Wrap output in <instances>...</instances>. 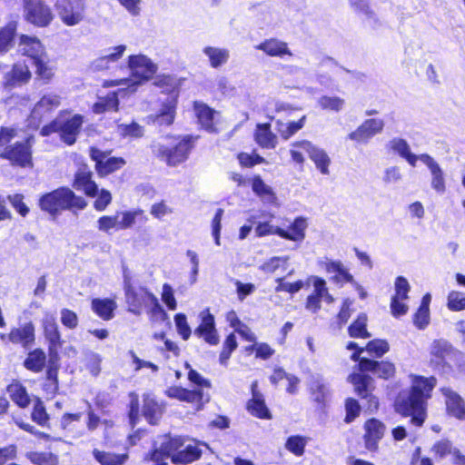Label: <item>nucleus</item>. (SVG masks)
<instances>
[{"label":"nucleus","mask_w":465,"mask_h":465,"mask_svg":"<svg viewBox=\"0 0 465 465\" xmlns=\"http://www.w3.org/2000/svg\"><path fill=\"white\" fill-rule=\"evenodd\" d=\"M361 371H370L380 378L389 379L395 372V367L389 361H378L367 358H362L360 361Z\"/></svg>","instance_id":"22"},{"label":"nucleus","mask_w":465,"mask_h":465,"mask_svg":"<svg viewBox=\"0 0 465 465\" xmlns=\"http://www.w3.org/2000/svg\"><path fill=\"white\" fill-rule=\"evenodd\" d=\"M420 160L428 167L431 174V188L442 194L446 191L445 177L440 164L428 153L420 154Z\"/></svg>","instance_id":"17"},{"label":"nucleus","mask_w":465,"mask_h":465,"mask_svg":"<svg viewBox=\"0 0 465 465\" xmlns=\"http://www.w3.org/2000/svg\"><path fill=\"white\" fill-rule=\"evenodd\" d=\"M310 391L314 401L322 405L325 404L330 395V391L322 379H313L310 383Z\"/></svg>","instance_id":"40"},{"label":"nucleus","mask_w":465,"mask_h":465,"mask_svg":"<svg viewBox=\"0 0 465 465\" xmlns=\"http://www.w3.org/2000/svg\"><path fill=\"white\" fill-rule=\"evenodd\" d=\"M174 322L178 333L184 341H187L192 333L191 328L187 323V318L183 313H177L174 316Z\"/></svg>","instance_id":"51"},{"label":"nucleus","mask_w":465,"mask_h":465,"mask_svg":"<svg viewBox=\"0 0 465 465\" xmlns=\"http://www.w3.org/2000/svg\"><path fill=\"white\" fill-rule=\"evenodd\" d=\"M252 187V191L260 197L268 196L269 198H273V193L271 187L265 184L260 176L253 178Z\"/></svg>","instance_id":"56"},{"label":"nucleus","mask_w":465,"mask_h":465,"mask_svg":"<svg viewBox=\"0 0 465 465\" xmlns=\"http://www.w3.org/2000/svg\"><path fill=\"white\" fill-rule=\"evenodd\" d=\"M307 228L306 220L302 217H297L290 226V232L280 227H274L269 223H258L255 227L257 237H263L270 234H277L280 237L293 242H302L305 238V229Z\"/></svg>","instance_id":"5"},{"label":"nucleus","mask_w":465,"mask_h":465,"mask_svg":"<svg viewBox=\"0 0 465 465\" xmlns=\"http://www.w3.org/2000/svg\"><path fill=\"white\" fill-rule=\"evenodd\" d=\"M367 315L361 313L357 319L349 326V335L352 338H370L371 334L367 331Z\"/></svg>","instance_id":"45"},{"label":"nucleus","mask_w":465,"mask_h":465,"mask_svg":"<svg viewBox=\"0 0 465 465\" xmlns=\"http://www.w3.org/2000/svg\"><path fill=\"white\" fill-rule=\"evenodd\" d=\"M31 78V72L25 64H15L10 72L4 77V86L8 89L26 84Z\"/></svg>","instance_id":"20"},{"label":"nucleus","mask_w":465,"mask_h":465,"mask_svg":"<svg viewBox=\"0 0 465 465\" xmlns=\"http://www.w3.org/2000/svg\"><path fill=\"white\" fill-rule=\"evenodd\" d=\"M35 331L34 324L27 322L22 327L13 328L8 334V340L14 344H21L24 349L27 350L35 343Z\"/></svg>","instance_id":"19"},{"label":"nucleus","mask_w":465,"mask_h":465,"mask_svg":"<svg viewBox=\"0 0 465 465\" xmlns=\"http://www.w3.org/2000/svg\"><path fill=\"white\" fill-rule=\"evenodd\" d=\"M44 333L49 342L50 361L58 358V349L62 346L61 333L55 317L53 314H46L43 320Z\"/></svg>","instance_id":"11"},{"label":"nucleus","mask_w":465,"mask_h":465,"mask_svg":"<svg viewBox=\"0 0 465 465\" xmlns=\"http://www.w3.org/2000/svg\"><path fill=\"white\" fill-rule=\"evenodd\" d=\"M119 106V100L116 92L108 94L105 97L94 104V112L95 114H103L104 112H116Z\"/></svg>","instance_id":"43"},{"label":"nucleus","mask_w":465,"mask_h":465,"mask_svg":"<svg viewBox=\"0 0 465 465\" xmlns=\"http://www.w3.org/2000/svg\"><path fill=\"white\" fill-rule=\"evenodd\" d=\"M6 391L9 393L12 401L20 408H26L29 405L30 398L25 387H24L21 383H11L7 386Z\"/></svg>","instance_id":"37"},{"label":"nucleus","mask_w":465,"mask_h":465,"mask_svg":"<svg viewBox=\"0 0 465 465\" xmlns=\"http://www.w3.org/2000/svg\"><path fill=\"white\" fill-rule=\"evenodd\" d=\"M48 419L49 417L46 413L44 403L40 400H37L32 412V420L39 425L44 426L47 422Z\"/></svg>","instance_id":"55"},{"label":"nucleus","mask_w":465,"mask_h":465,"mask_svg":"<svg viewBox=\"0 0 465 465\" xmlns=\"http://www.w3.org/2000/svg\"><path fill=\"white\" fill-rule=\"evenodd\" d=\"M384 121L378 118H370L365 120L356 130L348 134L351 141L367 143L372 137L382 132Z\"/></svg>","instance_id":"10"},{"label":"nucleus","mask_w":465,"mask_h":465,"mask_svg":"<svg viewBox=\"0 0 465 465\" xmlns=\"http://www.w3.org/2000/svg\"><path fill=\"white\" fill-rule=\"evenodd\" d=\"M122 7H124L126 12L131 16H139L142 12V0H117Z\"/></svg>","instance_id":"58"},{"label":"nucleus","mask_w":465,"mask_h":465,"mask_svg":"<svg viewBox=\"0 0 465 465\" xmlns=\"http://www.w3.org/2000/svg\"><path fill=\"white\" fill-rule=\"evenodd\" d=\"M19 51L28 56L32 63H35L45 55L44 47L40 41L35 37L22 35L19 43Z\"/></svg>","instance_id":"26"},{"label":"nucleus","mask_w":465,"mask_h":465,"mask_svg":"<svg viewBox=\"0 0 465 465\" xmlns=\"http://www.w3.org/2000/svg\"><path fill=\"white\" fill-rule=\"evenodd\" d=\"M352 6L365 15V23L368 26L377 29L381 25L375 14L370 10L366 0H350Z\"/></svg>","instance_id":"41"},{"label":"nucleus","mask_w":465,"mask_h":465,"mask_svg":"<svg viewBox=\"0 0 465 465\" xmlns=\"http://www.w3.org/2000/svg\"><path fill=\"white\" fill-rule=\"evenodd\" d=\"M388 146L413 167L416 166L417 160H420V155L411 152V147L405 139L395 137L389 142Z\"/></svg>","instance_id":"30"},{"label":"nucleus","mask_w":465,"mask_h":465,"mask_svg":"<svg viewBox=\"0 0 465 465\" xmlns=\"http://www.w3.org/2000/svg\"><path fill=\"white\" fill-rule=\"evenodd\" d=\"M442 394L446 398V407L448 412L455 418L465 420V402L463 399L450 388L444 387L441 389Z\"/></svg>","instance_id":"24"},{"label":"nucleus","mask_w":465,"mask_h":465,"mask_svg":"<svg viewBox=\"0 0 465 465\" xmlns=\"http://www.w3.org/2000/svg\"><path fill=\"white\" fill-rule=\"evenodd\" d=\"M455 358L460 361L459 368L460 371H465L464 354L455 350L446 340H434L430 347V365L444 373L451 371V366L447 362V359Z\"/></svg>","instance_id":"3"},{"label":"nucleus","mask_w":465,"mask_h":465,"mask_svg":"<svg viewBox=\"0 0 465 465\" xmlns=\"http://www.w3.org/2000/svg\"><path fill=\"white\" fill-rule=\"evenodd\" d=\"M322 110L335 113L341 112L345 105V100L339 96L322 95L317 101Z\"/></svg>","instance_id":"46"},{"label":"nucleus","mask_w":465,"mask_h":465,"mask_svg":"<svg viewBox=\"0 0 465 465\" xmlns=\"http://www.w3.org/2000/svg\"><path fill=\"white\" fill-rule=\"evenodd\" d=\"M182 401L195 403L197 404V410H200L203 405V393L201 390L190 391L185 389Z\"/></svg>","instance_id":"60"},{"label":"nucleus","mask_w":465,"mask_h":465,"mask_svg":"<svg viewBox=\"0 0 465 465\" xmlns=\"http://www.w3.org/2000/svg\"><path fill=\"white\" fill-rule=\"evenodd\" d=\"M117 305L114 300L95 298L92 301L93 311L103 320L108 321L114 317Z\"/></svg>","instance_id":"36"},{"label":"nucleus","mask_w":465,"mask_h":465,"mask_svg":"<svg viewBox=\"0 0 465 465\" xmlns=\"http://www.w3.org/2000/svg\"><path fill=\"white\" fill-rule=\"evenodd\" d=\"M366 351L376 357H381L389 351V343L384 340H372L367 343Z\"/></svg>","instance_id":"52"},{"label":"nucleus","mask_w":465,"mask_h":465,"mask_svg":"<svg viewBox=\"0 0 465 465\" xmlns=\"http://www.w3.org/2000/svg\"><path fill=\"white\" fill-rule=\"evenodd\" d=\"M36 68V74L43 79L49 80L53 76L52 68L47 65L46 54L42 59L33 63Z\"/></svg>","instance_id":"61"},{"label":"nucleus","mask_w":465,"mask_h":465,"mask_svg":"<svg viewBox=\"0 0 465 465\" xmlns=\"http://www.w3.org/2000/svg\"><path fill=\"white\" fill-rule=\"evenodd\" d=\"M306 116L303 115L297 122H290L288 124H284L281 121L276 122V130L280 134L282 139L288 140L293 134H295L298 131H300L305 124Z\"/></svg>","instance_id":"42"},{"label":"nucleus","mask_w":465,"mask_h":465,"mask_svg":"<svg viewBox=\"0 0 465 465\" xmlns=\"http://www.w3.org/2000/svg\"><path fill=\"white\" fill-rule=\"evenodd\" d=\"M365 429V445L369 450H375L378 442L382 439L386 427L379 420L372 418L368 420L364 424Z\"/></svg>","instance_id":"21"},{"label":"nucleus","mask_w":465,"mask_h":465,"mask_svg":"<svg viewBox=\"0 0 465 465\" xmlns=\"http://www.w3.org/2000/svg\"><path fill=\"white\" fill-rule=\"evenodd\" d=\"M175 115V103L173 101H168L162 105L159 113L151 115L150 119L153 124L157 126H169L173 123Z\"/></svg>","instance_id":"32"},{"label":"nucleus","mask_w":465,"mask_h":465,"mask_svg":"<svg viewBox=\"0 0 465 465\" xmlns=\"http://www.w3.org/2000/svg\"><path fill=\"white\" fill-rule=\"evenodd\" d=\"M117 131L124 137L140 138L143 135V127L135 122L121 124L117 126Z\"/></svg>","instance_id":"49"},{"label":"nucleus","mask_w":465,"mask_h":465,"mask_svg":"<svg viewBox=\"0 0 465 465\" xmlns=\"http://www.w3.org/2000/svg\"><path fill=\"white\" fill-rule=\"evenodd\" d=\"M33 137L23 142H16L12 145L0 149V158L8 160L13 166L22 168L33 167L32 145Z\"/></svg>","instance_id":"6"},{"label":"nucleus","mask_w":465,"mask_h":465,"mask_svg":"<svg viewBox=\"0 0 465 465\" xmlns=\"http://www.w3.org/2000/svg\"><path fill=\"white\" fill-rule=\"evenodd\" d=\"M84 123L83 116L74 114L67 120L60 119V139L67 145H73L77 140Z\"/></svg>","instance_id":"13"},{"label":"nucleus","mask_w":465,"mask_h":465,"mask_svg":"<svg viewBox=\"0 0 465 465\" xmlns=\"http://www.w3.org/2000/svg\"><path fill=\"white\" fill-rule=\"evenodd\" d=\"M254 136L257 143L262 148L274 149L277 145V137L271 131L270 124H258Z\"/></svg>","instance_id":"31"},{"label":"nucleus","mask_w":465,"mask_h":465,"mask_svg":"<svg viewBox=\"0 0 465 465\" xmlns=\"http://www.w3.org/2000/svg\"><path fill=\"white\" fill-rule=\"evenodd\" d=\"M202 455V450L193 445H188L184 450L177 451L172 456V461L179 464H189L198 460Z\"/></svg>","instance_id":"39"},{"label":"nucleus","mask_w":465,"mask_h":465,"mask_svg":"<svg viewBox=\"0 0 465 465\" xmlns=\"http://www.w3.org/2000/svg\"><path fill=\"white\" fill-rule=\"evenodd\" d=\"M46 364V355L42 349L30 351L24 361V367L33 372H41Z\"/></svg>","instance_id":"35"},{"label":"nucleus","mask_w":465,"mask_h":465,"mask_svg":"<svg viewBox=\"0 0 465 465\" xmlns=\"http://www.w3.org/2000/svg\"><path fill=\"white\" fill-rule=\"evenodd\" d=\"M86 0H57L55 3L58 15L64 24L76 25L84 19Z\"/></svg>","instance_id":"8"},{"label":"nucleus","mask_w":465,"mask_h":465,"mask_svg":"<svg viewBox=\"0 0 465 465\" xmlns=\"http://www.w3.org/2000/svg\"><path fill=\"white\" fill-rule=\"evenodd\" d=\"M349 381L353 384L356 393L362 399H369L370 407H378V400L371 395L372 378L362 373H352Z\"/></svg>","instance_id":"16"},{"label":"nucleus","mask_w":465,"mask_h":465,"mask_svg":"<svg viewBox=\"0 0 465 465\" xmlns=\"http://www.w3.org/2000/svg\"><path fill=\"white\" fill-rule=\"evenodd\" d=\"M110 50H112L110 53L94 59L91 63L90 68L92 71L97 72L108 69L111 63L117 62L123 56L126 50V45H120L111 48Z\"/></svg>","instance_id":"27"},{"label":"nucleus","mask_w":465,"mask_h":465,"mask_svg":"<svg viewBox=\"0 0 465 465\" xmlns=\"http://www.w3.org/2000/svg\"><path fill=\"white\" fill-rule=\"evenodd\" d=\"M163 407L153 398L149 395L144 397L143 414L150 424H157L163 415Z\"/></svg>","instance_id":"34"},{"label":"nucleus","mask_w":465,"mask_h":465,"mask_svg":"<svg viewBox=\"0 0 465 465\" xmlns=\"http://www.w3.org/2000/svg\"><path fill=\"white\" fill-rule=\"evenodd\" d=\"M201 324L194 330V334L203 337L211 345L219 343V337L215 329L214 317L205 310L200 313Z\"/></svg>","instance_id":"14"},{"label":"nucleus","mask_w":465,"mask_h":465,"mask_svg":"<svg viewBox=\"0 0 465 465\" xmlns=\"http://www.w3.org/2000/svg\"><path fill=\"white\" fill-rule=\"evenodd\" d=\"M320 265L327 273L333 274L331 277V281L334 283H354L353 276L349 272L348 269L341 261H333L326 258L324 261L320 262Z\"/></svg>","instance_id":"18"},{"label":"nucleus","mask_w":465,"mask_h":465,"mask_svg":"<svg viewBox=\"0 0 465 465\" xmlns=\"http://www.w3.org/2000/svg\"><path fill=\"white\" fill-rule=\"evenodd\" d=\"M128 66L138 84L151 79L157 71V65L143 54L130 55Z\"/></svg>","instance_id":"9"},{"label":"nucleus","mask_w":465,"mask_h":465,"mask_svg":"<svg viewBox=\"0 0 465 465\" xmlns=\"http://www.w3.org/2000/svg\"><path fill=\"white\" fill-rule=\"evenodd\" d=\"M345 410L346 417L344 420L346 423H351L356 417L360 415L361 406L356 400L349 398L345 402Z\"/></svg>","instance_id":"53"},{"label":"nucleus","mask_w":465,"mask_h":465,"mask_svg":"<svg viewBox=\"0 0 465 465\" xmlns=\"http://www.w3.org/2000/svg\"><path fill=\"white\" fill-rule=\"evenodd\" d=\"M8 200L12 206L15 209V211L21 214L23 217L26 216L29 213V208L24 203V195L22 194H14L9 195Z\"/></svg>","instance_id":"59"},{"label":"nucleus","mask_w":465,"mask_h":465,"mask_svg":"<svg viewBox=\"0 0 465 465\" xmlns=\"http://www.w3.org/2000/svg\"><path fill=\"white\" fill-rule=\"evenodd\" d=\"M61 322L68 329H75L78 325V317L76 313L69 309L61 311Z\"/></svg>","instance_id":"62"},{"label":"nucleus","mask_w":465,"mask_h":465,"mask_svg":"<svg viewBox=\"0 0 465 465\" xmlns=\"http://www.w3.org/2000/svg\"><path fill=\"white\" fill-rule=\"evenodd\" d=\"M292 146L305 150L320 172L322 174H329L331 159L324 150L314 146L311 142L305 140L295 142L292 143Z\"/></svg>","instance_id":"12"},{"label":"nucleus","mask_w":465,"mask_h":465,"mask_svg":"<svg viewBox=\"0 0 465 465\" xmlns=\"http://www.w3.org/2000/svg\"><path fill=\"white\" fill-rule=\"evenodd\" d=\"M306 440L302 436H291L287 439L285 448L296 456H302L304 453Z\"/></svg>","instance_id":"50"},{"label":"nucleus","mask_w":465,"mask_h":465,"mask_svg":"<svg viewBox=\"0 0 465 465\" xmlns=\"http://www.w3.org/2000/svg\"><path fill=\"white\" fill-rule=\"evenodd\" d=\"M430 322V310L419 308L414 315L413 322L414 325L423 330L427 327Z\"/></svg>","instance_id":"64"},{"label":"nucleus","mask_w":465,"mask_h":465,"mask_svg":"<svg viewBox=\"0 0 465 465\" xmlns=\"http://www.w3.org/2000/svg\"><path fill=\"white\" fill-rule=\"evenodd\" d=\"M453 450L451 442L447 440L436 442L432 448V450L440 459L444 458L447 454H452Z\"/></svg>","instance_id":"63"},{"label":"nucleus","mask_w":465,"mask_h":465,"mask_svg":"<svg viewBox=\"0 0 465 465\" xmlns=\"http://www.w3.org/2000/svg\"><path fill=\"white\" fill-rule=\"evenodd\" d=\"M94 459L101 465H124L128 460V454H115L112 452L101 451L94 449L93 451Z\"/></svg>","instance_id":"38"},{"label":"nucleus","mask_w":465,"mask_h":465,"mask_svg":"<svg viewBox=\"0 0 465 465\" xmlns=\"http://www.w3.org/2000/svg\"><path fill=\"white\" fill-rule=\"evenodd\" d=\"M257 50L264 52L267 55L282 57L285 54L290 56L292 53L288 48L287 43L277 38L267 39L255 46Z\"/></svg>","instance_id":"29"},{"label":"nucleus","mask_w":465,"mask_h":465,"mask_svg":"<svg viewBox=\"0 0 465 465\" xmlns=\"http://www.w3.org/2000/svg\"><path fill=\"white\" fill-rule=\"evenodd\" d=\"M193 109L202 127L209 133H216L217 129L213 123L215 111L201 102H194Z\"/></svg>","instance_id":"28"},{"label":"nucleus","mask_w":465,"mask_h":465,"mask_svg":"<svg viewBox=\"0 0 465 465\" xmlns=\"http://www.w3.org/2000/svg\"><path fill=\"white\" fill-rule=\"evenodd\" d=\"M124 292L126 302L131 307L129 311L138 315L140 313L139 309L141 308L143 303L142 296L135 291V289L130 283H127L126 282L124 286Z\"/></svg>","instance_id":"47"},{"label":"nucleus","mask_w":465,"mask_h":465,"mask_svg":"<svg viewBox=\"0 0 465 465\" xmlns=\"http://www.w3.org/2000/svg\"><path fill=\"white\" fill-rule=\"evenodd\" d=\"M203 53L208 57L211 67L219 68L229 61L230 51L227 48L206 46Z\"/></svg>","instance_id":"33"},{"label":"nucleus","mask_w":465,"mask_h":465,"mask_svg":"<svg viewBox=\"0 0 465 465\" xmlns=\"http://www.w3.org/2000/svg\"><path fill=\"white\" fill-rule=\"evenodd\" d=\"M126 163L125 160L122 157H108L104 161L102 165L97 170L101 176L112 173L121 169Z\"/></svg>","instance_id":"48"},{"label":"nucleus","mask_w":465,"mask_h":465,"mask_svg":"<svg viewBox=\"0 0 465 465\" xmlns=\"http://www.w3.org/2000/svg\"><path fill=\"white\" fill-rule=\"evenodd\" d=\"M15 31V23H9L0 30V54L7 53L13 46Z\"/></svg>","instance_id":"44"},{"label":"nucleus","mask_w":465,"mask_h":465,"mask_svg":"<svg viewBox=\"0 0 465 465\" xmlns=\"http://www.w3.org/2000/svg\"><path fill=\"white\" fill-rule=\"evenodd\" d=\"M193 138L184 136L175 146L169 148L160 143L152 145L154 154L166 162L170 166H176L183 163L193 149Z\"/></svg>","instance_id":"4"},{"label":"nucleus","mask_w":465,"mask_h":465,"mask_svg":"<svg viewBox=\"0 0 465 465\" xmlns=\"http://www.w3.org/2000/svg\"><path fill=\"white\" fill-rule=\"evenodd\" d=\"M24 15L29 23L45 27L53 20L54 15L45 0H23Z\"/></svg>","instance_id":"7"},{"label":"nucleus","mask_w":465,"mask_h":465,"mask_svg":"<svg viewBox=\"0 0 465 465\" xmlns=\"http://www.w3.org/2000/svg\"><path fill=\"white\" fill-rule=\"evenodd\" d=\"M411 290L408 280L403 276H398L395 280V295L401 300H407L409 298L408 293Z\"/></svg>","instance_id":"57"},{"label":"nucleus","mask_w":465,"mask_h":465,"mask_svg":"<svg viewBox=\"0 0 465 465\" xmlns=\"http://www.w3.org/2000/svg\"><path fill=\"white\" fill-rule=\"evenodd\" d=\"M92 175L93 173L86 164L80 165L74 175V188L84 191L87 196H96L98 194V186L92 180Z\"/></svg>","instance_id":"15"},{"label":"nucleus","mask_w":465,"mask_h":465,"mask_svg":"<svg viewBox=\"0 0 465 465\" xmlns=\"http://www.w3.org/2000/svg\"><path fill=\"white\" fill-rule=\"evenodd\" d=\"M247 409L252 415L260 419L271 418V413L264 402L263 395L257 390V381L252 383V399L247 403Z\"/></svg>","instance_id":"25"},{"label":"nucleus","mask_w":465,"mask_h":465,"mask_svg":"<svg viewBox=\"0 0 465 465\" xmlns=\"http://www.w3.org/2000/svg\"><path fill=\"white\" fill-rule=\"evenodd\" d=\"M436 378L415 376L412 387L407 399L397 404V411L403 416H411V421L416 426H421L425 420V401L430 397V392L436 385Z\"/></svg>","instance_id":"1"},{"label":"nucleus","mask_w":465,"mask_h":465,"mask_svg":"<svg viewBox=\"0 0 465 465\" xmlns=\"http://www.w3.org/2000/svg\"><path fill=\"white\" fill-rule=\"evenodd\" d=\"M61 100V96L54 93L44 94L32 110V119H38L39 121H42L45 114H48L60 106Z\"/></svg>","instance_id":"23"},{"label":"nucleus","mask_w":465,"mask_h":465,"mask_svg":"<svg viewBox=\"0 0 465 465\" xmlns=\"http://www.w3.org/2000/svg\"><path fill=\"white\" fill-rule=\"evenodd\" d=\"M87 202L82 196L76 195L68 187H59L50 193L43 194L39 199V207L42 211L56 216L63 211H71L75 213L84 210Z\"/></svg>","instance_id":"2"},{"label":"nucleus","mask_w":465,"mask_h":465,"mask_svg":"<svg viewBox=\"0 0 465 465\" xmlns=\"http://www.w3.org/2000/svg\"><path fill=\"white\" fill-rule=\"evenodd\" d=\"M448 307L451 311L465 309V297L459 292H450L448 295Z\"/></svg>","instance_id":"54"}]
</instances>
